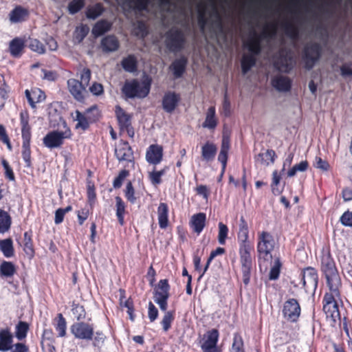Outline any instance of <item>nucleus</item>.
I'll list each match as a JSON object with an SVG mask.
<instances>
[{"label":"nucleus","instance_id":"52","mask_svg":"<svg viewBox=\"0 0 352 352\" xmlns=\"http://www.w3.org/2000/svg\"><path fill=\"white\" fill-rule=\"evenodd\" d=\"M308 168V162L302 161L299 164H296L287 172L288 177H294L297 172H304Z\"/></svg>","mask_w":352,"mask_h":352},{"label":"nucleus","instance_id":"11","mask_svg":"<svg viewBox=\"0 0 352 352\" xmlns=\"http://www.w3.org/2000/svg\"><path fill=\"white\" fill-rule=\"evenodd\" d=\"M300 307L294 298L287 300L283 309L284 317L290 322H296L300 315Z\"/></svg>","mask_w":352,"mask_h":352},{"label":"nucleus","instance_id":"16","mask_svg":"<svg viewBox=\"0 0 352 352\" xmlns=\"http://www.w3.org/2000/svg\"><path fill=\"white\" fill-rule=\"evenodd\" d=\"M67 86L69 92L76 100L80 102L83 100L86 89L82 85V83H80V81L74 78H70L67 80Z\"/></svg>","mask_w":352,"mask_h":352},{"label":"nucleus","instance_id":"43","mask_svg":"<svg viewBox=\"0 0 352 352\" xmlns=\"http://www.w3.org/2000/svg\"><path fill=\"white\" fill-rule=\"evenodd\" d=\"M29 324L26 322L19 321L16 325L15 336L19 340H22L27 336Z\"/></svg>","mask_w":352,"mask_h":352},{"label":"nucleus","instance_id":"21","mask_svg":"<svg viewBox=\"0 0 352 352\" xmlns=\"http://www.w3.org/2000/svg\"><path fill=\"white\" fill-rule=\"evenodd\" d=\"M116 115L120 129L122 130H126L128 133H129V128L131 126V116L119 106L116 107Z\"/></svg>","mask_w":352,"mask_h":352},{"label":"nucleus","instance_id":"17","mask_svg":"<svg viewBox=\"0 0 352 352\" xmlns=\"http://www.w3.org/2000/svg\"><path fill=\"white\" fill-rule=\"evenodd\" d=\"M272 85L278 91L286 92L290 90L292 81L287 76L277 75L272 78Z\"/></svg>","mask_w":352,"mask_h":352},{"label":"nucleus","instance_id":"57","mask_svg":"<svg viewBox=\"0 0 352 352\" xmlns=\"http://www.w3.org/2000/svg\"><path fill=\"white\" fill-rule=\"evenodd\" d=\"M167 168H165L161 170L155 171L153 170V172L149 173V178L151 179V182L153 184L157 185L161 183V177L163 176Z\"/></svg>","mask_w":352,"mask_h":352},{"label":"nucleus","instance_id":"13","mask_svg":"<svg viewBox=\"0 0 352 352\" xmlns=\"http://www.w3.org/2000/svg\"><path fill=\"white\" fill-rule=\"evenodd\" d=\"M163 157V148L158 144H151L148 146L146 153V160L151 164H158Z\"/></svg>","mask_w":352,"mask_h":352},{"label":"nucleus","instance_id":"2","mask_svg":"<svg viewBox=\"0 0 352 352\" xmlns=\"http://www.w3.org/2000/svg\"><path fill=\"white\" fill-rule=\"evenodd\" d=\"M165 45L171 52L182 51L186 44V36L184 31L176 26L170 28L165 33Z\"/></svg>","mask_w":352,"mask_h":352},{"label":"nucleus","instance_id":"20","mask_svg":"<svg viewBox=\"0 0 352 352\" xmlns=\"http://www.w3.org/2000/svg\"><path fill=\"white\" fill-rule=\"evenodd\" d=\"M206 214L199 212L191 217L189 224L192 230L197 234H199L206 226Z\"/></svg>","mask_w":352,"mask_h":352},{"label":"nucleus","instance_id":"61","mask_svg":"<svg viewBox=\"0 0 352 352\" xmlns=\"http://www.w3.org/2000/svg\"><path fill=\"white\" fill-rule=\"evenodd\" d=\"M129 172L126 170H122L119 173L117 177L115 178L113 182V186L115 188L121 187L124 179L129 175Z\"/></svg>","mask_w":352,"mask_h":352},{"label":"nucleus","instance_id":"29","mask_svg":"<svg viewBox=\"0 0 352 352\" xmlns=\"http://www.w3.org/2000/svg\"><path fill=\"white\" fill-rule=\"evenodd\" d=\"M187 65V59L185 57L176 59L170 65L175 78H180L185 72Z\"/></svg>","mask_w":352,"mask_h":352},{"label":"nucleus","instance_id":"14","mask_svg":"<svg viewBox=\"0 0 352 352\" xmlns=\"http://www.w3.org/2000/svg\"><path fill=\"white\" fill-rule=\"evenodd\" d=\"M302 280L305 288H316L318 285V274L313 267H307L302 273Z\"/></svg>","mask_w":352,"mask_h":352},{"label":"nucleus","instance_id":"39","mask_svg":"<svg viewBox=\"0 0 352 352\" xmlns=\"http://www.w3.org/2000/svg\"><path fill=\"white\" fill-rule=\"evenodd\" d=\"M11 217L9 214L0 209V233H5L8 231L11 226Z\"/></svg>","mask_w":352,"mask_h":352},{"label":"nucleus","instance_id":"45","mask_svg":"<svg viewBox=\"0 0 352 352\" xmlns=\"http://www.w3.org/2000/svg\"><path fill=\"white\" fill-rule=\"evenodd\" d=\"M76 118L75 120L78 122L76 125V128H80L82 130H86L89 126V122L88 118L85 114L81 113L79 111H76Z\"/></svg>","mask_w":352,"mask_h":352},{"label":"nucleus","instance_id":"6","mask_svg":"<svg viewBox=\"0 0 352 352\" xmlns=\"http://www.w3.org/2000/svg\"><path fill=\"white\" fill-rule=\"evenodd\" d=\"M72 136L71 130L66 128L64 131L53 130L48 132L43 138V145L50 149L60 148L66 139Z\"/></svg>","mask_w":352,"mask_h":352},{"label":"nucleus","instance_id":"8","mask_svg":"<svg viewBox=\"0 0 352 352\" xmlns=\"http://www.w3.org/2000/svg\"><path fill=\"white\" fill-rule=\"evenodd\" d=\"M170 285L167 279H162L154 288L153 298L162 311H165L168 307L167 300L169 298Z\"/></svg>","mask_w":352,"mask_h":352},{"label":"nucleus","instance_id":"44","mask_svg":"<svg viewBox=\"0 0 352 352\" xmlns=\"http://www.w3.org/2000/svg\"><path fill=\"white\" fill-rule=\"evenodd\" d=\"M285 34L292 40H297L299 38L298 28L292 23L286 22L284 24Z\"/></svg>","mask_w":352,"mask_h":352},{"label":"nucleus","instance_id":"42","mask_svg":"<svg viewBox=\"0 0 352 352\" xmlns=\"http://www.w3.org/2000/svg\"><path fill=\"white\" fill-rule=\"evenodd\" d=\"M116 216L118 221L121 226L124 223V214L125 213V204L122 201V198L119 196L116 197Z\"/></svg>","mask_w":352,"mask_h":352},{"label":"nucleus","instance_id":"33","mask_svg":"<svg viewBox=\"0 0 352 352\" xmlns=\"http://www.w3.org/2000/svg\"><path fill=\"white\" fill-rule=\"evenodd\" d=\"M217 124V120L215 117V107H210L206 113V116L204 122L203 123V127L208 128L209 129H214Z\"/></svg>","mask_w":352,"mask_h":352},{"label":"nucleus","instance_id":"48","mask_svg":"<svg viewBox=\"0 0 352 352\" xmlns=\"http://www.w3.org/2000/svg\"><path fill=\"white\" fill-rule=\"evenodd\" d=\"M208 20L206 17V8L204 6L199 10L198 14V25L201 33L204 34L206 27L208 24Z\"/></svg>","mask_w":352,"mask_h":352},{"label":"nucleus","instance_id":"64","mask_svg":"<svg viewBox=\"0 0 352 352\" xmlns=\"http://www.w3.org/2000/svg\"><path fill=\"white\" fill-rule=\"evenodd\" d=\"M340 222L344 226L352 227V212L346 211L340 217Z\"/></svg>","mask_w":352,"mask_h":352},{"label":"nucleus","instance_id":"25","mask_svg":"<svg viewBox=\"0 0 352 352\" xmlns=\"http://www.w3.org/2000/svg\"><path fill=\"white\" fill-rule=\"evenodd\" d=\"M158 222L160 228L165 229L168 224V207L166 203H160L157 208Z\"/></svg>","mask_w":352,"mask_h":352},{"label":"nucleus","instance_id":"55","mask_svg":"<svg viewBox=\"0 0 352 352\" xmlns=\"http://www.w3.org/2000/svg\"><path fill=\"white\" fill-rule=\"evenodd\" d=\"M85 5V0H72L68 6L70 14H74L79 12Z\"/></svg>","mask_w":352,"mask_h":352},{"label":"nucleus","instance_id":"41","mask_svg":"<svg viewBox=\"0 0 352 352\" xmlns=\"http://www.w3.org/2000/svg\"><path fill=\"white\" fill-rule=\"evenodd\" d=\"M27 14L28 12L25 9L18 6L10 12V19L13 23L20 22L24 19Z\"/></svg>","mask_w":352,"mask_h":352},{"label":"nucleus","instance_id":"47","mask_svg":"<svg viewBox=\"0 0 352 352\" xmlns=\"http://www.w3.org/2000/svg\"><path fill=\"white\" fill-rule=\"evenodd\" d=\"M133 33L140 38H144L147 35V28L144 23L138 21L134 25Z\"/></svg>","mask_w":352,"mask_h":352},{"label":"nucleus","instance_id":"23","mask_svg":"<svg viewBox=\"0 0 352 352\" xmlns=\"http://www.w3.org/2000/svg\"><path fill=\"white\" fill-rule=\"evenodd\" d=\"M219 340V331L216 329L208 331L205 336L204 342L201 344V349H217Z\"/></svg>","mask_w":352,"mask_h":352},{"label":"nucleus","instance_id":"34","mask_svg":"<svg viewBox=\"0 0 352 352\" xmlns=\"http://www.w3.org/2000/svg\"><path fill=\"white\" fill-rule=\"evenodd\" d=\"M16 267L10 261H3L0 264V274L3 277L10 278L16 273Z\"/></svg>","mask_w":352,"mask_h":352},{"label":"nucleus","instance_id":"9","mask_svg":"<svg viewBox=\"0 0 352 352\" xmlns=\"http://www.w3.org/2000/svg\"><path fill=\"white\" fill-rule=\"evenodd\" d=\"M216 19L211 21L209 25L210 31V36L216 40L218 44L226 43L228 41V35L224 29L221 16L215 9Z\"/></svg>","mask_w":352,"mask_h":352},{"label":"nucleus","instance_id":"32","mask_svg":"<svg viewBox=\"0 0 352 352\" xmlns=\"http://www.w3.org/2000/svg\"><path fill=\"white\" fill-rule=\"evenodd\" d=\"M323 311H324L327 318H330L333 322H336L338 319L340 318V314L337 302L330 305H323Z\"/></svg>","mask_w":352,"mask_h":352},{"label":"nucleus","instance_id":"49","mask_svg":"<svg viewBox=\"0 0 352 352\" xmlns=\"http://www.w3.org/2000/svg\"><path fill=\"white\" fill-rule=\"evenodd\" d=\"M28 47L31 50L38 54H44L45 52V47L43 43L36 38H30Z\"/></svg>","mask_w":352,"mask_h":352},{"label":"nucleus","instance_id":"50","mask_svg":"<svg viewBox=\"0 0 352 352\" xmlns=\"http://www.w3.org/2000/svg\"><path fill=\"white\" fill-rule=\"evenodd\" d=\"M219 227V233H218V241L221 245H224L226 243V240L228 237V228L226 225L223 224L222 222H219L218 224Z\"/></svg>","mask_w":352,"mask_h":352},{"label":"nucleus","instance_id":"59","mask_svg":"<svg viewBox=\"0 0 352 352\" xmlns=\"http://www.w3.org/2000/svg\"><path fill=\"white\" fill-rule=\"evenodd\" d=\"M173 320L174 316L173 313L170 311H166L161 322L164 331H167L170 328L171 323Z\"/></svg>","mask_w":352,"mask_h":352},{"label":"nucleus","instance_id":"35","mask_svg":"<svg viewBox=\"0 0 352 352\" xmlns=\"http://www.w3.org/2000/svg\"><path fill=\"white\" fill-rule=\"evenodd\" d=\"M0 250L7 258L13 256L14 248L12 240L10 238L0 240Z\"/></svg>","mask_w":352,"mask_h":352},{"label":"nucleus","instance_id":"15","mask_svg":"<svg viewBox=\"0 0 352 352\" xmlns=\"http://www.w3.org/2000/svg\"><path fill=\"white\" fill-rule=\"evenodd\" d=\"M115 155L120 162H131L133 158V151L127 142H122L119 144L118 147L115 149Z\"/></svg>","mask_w":352,"mask_h":352},{"label":"nucleus","instance_id":"53","mask_svg":"<svg viewBox=\"0 0 352 352\" xmlns=\"http://www.w3.org/2000/svg\"><path fill=\"white\" fill-rule=\"evenodd\" d=\"M124 195H125L126 199L131 204H133L136 202L137 197L135 196V190H134L131 182H129L126 184V189L124 190Z\"/></svg>","mask_w":352,"mask_h":352},{"label":"nucleus","instance_id":"46","mask_svg":"<svg viewBox=\"0 0 352 352\" xmlns=\"http://www.w3.org/2000/svg\"><path fill=\"white\" fill-rule=\"evenodd\" d=\"M230 352H244L243 338L237 333L234 334L233 342Z\"/></svg>","mask_w":352,"mask_h":352},{"label":"nucleus","instance_id":"58","mask_svg":"<svg viewBox=\"0 0 352 352\" xmlns=\"http://www.w3.org/2000/svg\"><path fill=\"white\" fill-rule=\"evenodd\" d=\"M249 237V231L248 230H239L238 232V241L239 243V247H243V245L246 246H252L250 243L248 241Z\"/></svg>","mask_w":352,"mask_h":352},{"label":"nucleus","instance_id":"10","mask_svg":"<svg viewBox=\"0 0 352 352\" xmlns=\"http://www.w3.org/2000/svg\"><path fill=\"white\" fill-rule=\"evenodd\" d=\"M71 333L80 340L89 341L93 340L94 329L92 324L85 322L74 323L70 327Z\"/></svg>","mask_w":352,"mask_h":352},{"label":"nucleus","instance_id":"18","mask_svg":"<svg viewBox=\"0 0 352 352\" xmlns=\"http://www.w3.org/2000/svg\"><path fill=\"white\" fill-rule=\"evenodd\" d=\"M100 47L104 52H113L118 50L120 43L116 36L108 35L101 40Z\"/></svg>","mask_w":352,"mask_h":352},{"label":"nucleus","instance_id":"30","mask_svg":"<svg viewBox=\"0 0 352 352\" xmlns=\"http://www.w3.org/2000/svg\"><path fill=\"white\" fill-rule=\"evenodd\" d=\"M22 157L25 163V166L27 167H30L32 166L30 150L31 136L22 137Z\"/></svg>","mask_w":352,"mask_h":352},{"label":"nucleus","instance_id":"19","mask_svg":"<svg viewBox=\"0 0 352 352\" xmlns=\"http://www.w3.org/2000/svg\"><path fill=\"white\" fill-rule=\"evenodd\" d=\"M13 336L9 328L0 330V351H8L12 349Z\"/></svg>","mask_w":352,"mask_h":352},{"label":"nucleus","instance_id":"56","mask_svg":"<svg viewBox=\"0 0 352 352\" xmlns=\"http://www.w3.org/2000/svg\"><path fill=\"white\" fill-rule=\"evenodd\" d=\"M279 58L276 61V65L280 68L285 70L289 69V58L286 54H285L283 50L278 52Z\"/></svg>","mask_w":352,"mask_h":352},{"label":"nucleus","instance_id":"5","mask_svg":"<svg viewBox=\"0 0 352 352\" xmlns=\"http://www.w3.org/2000/svg\"><path fill=\"white\" fill-rule=\"evenodd\" d=\"M252 246L243 245L239 247V261L241 264L243 282L245 285H248L250 281V277L253 268V261L252 257Z\"/></svg>","mask_w":352,"mask_h":352},{"label":"nucleus","instance_id":"1","mask_svg":"<svg viewBox=\"0 0 352 352\" xmlns=\"http://www.w3.org/2000/svg\"><path fill=\"white\" fill-rule=\"evenodd\" d=\"M321 270L327 280L329 289L338 294V287L341 286V278L336 263L329 252L322 253Z\"/></svg>","mask_w":352,"mask_h":352},{"label":"nucleus","instance_id":"24","mask_svg":"<svg viewBox=\"0 0 352 352\" xmlns=\"http://www.w3.org/2000/svg\"><path fill=\"white\" fill-rule=\"evenodd\" d=\"M276 157L275 151L268 149L264 153H260L255 156V162L263 166H269L273 164Z\"/></svg>","mask_w":352,"mask_h":352},{"label":"nucleus","instance_id":"26","mask_svg":"<svg viewBox=\"0 0 352 352\" xmlns=\"http://www.w3.org/2000/svg\"><path fill=\"white\" fill-rule=\"evenodd\" d=\"M245 45L249 51L248 54H254L256 56L259 55L262 50L261 37L255 34L245 43Z\"/></svg>","mask_w":352,"mask_h":352},{"label":"nucleus","instance_id":"40","mask_svg":"<svg viewBox=\"0 0 352 352\" xmlns=\"http://www.w3.org/2000/svg\"><path fill=\"white\" fill-rule=\"evenodd\" d=\"M104 12V8L100 3H96L93 6H89L86 11V16L89 19H96L100 16Z\"/></svg>","mask_w":352,"mask_h":352},{"label":"nucleus","instance_id":"28","mask_svg":"<svg viewBox=\"0 0 352 352\" xmlns=\"http://www.w3.org/2000/svg\"><path fill=\"white\" fill-rule=\"evenodd\" d=\"M217 146L212 142H207L201 147V157L207 162L212 161L216 155Z\"/></svg>","mask_w":352,"mask_h":352},{"label":"nucleus","instance_id":"12","mask_svg":"<svg viewBox=\"0 0 352 352\" xmlns=\"http://www.w3.org/2000/svg\"><path fill=\"white\" fill-rule=\"evenodd\" d=\"M181 100L180 95L175 91H167L162 98V108L166 113H173Z\"/></svg>","mask_w":352,"mask_h":352},{"label":"nucleus","instance_id":"37","mask_svg":"<svg viewBox=\"0 0 352 352\" xmlns=\"http://www.w3.org/2000/svg\"><path fill=\"white\" fill-rule=\"evenodd\" d=\"M54 327L58 332L59 337H64L66 335L67 322L62 314H58L54 319Z\"/></svg>","mask_w":352,"mask_h":352},{"label":"nucleus","instance_id":"60","mask_svg":"<svg viewBox=\"0 0 352 352\" xmlns=\"http://www.w3.org/2000/svg\"><path fill=\"white\" fill-rule=\"evenodd\" d=\"M340 287H338V294H336L335 292H333V290H330L331 291V293H327L324 298H323V305H330V304H333V303H336L337 302L336 301V297H339L340 296V291H339V288Z\"/></svg>","mask_w":352,"mask_h":352},{"label":"nucleus","instance_id":"62","mask_svg":"<svg viewBox=\"0 0 352 352\" xmlns=\"http://www.w3.org/2000/svg\"><path fill=\"white\" fill-rule=\"evenodd\" d=\"M91 79V71L88 68H83L81 74H80V83H82V85L86 89V87L89 85V82Z\"/></svg>","mask_w":352,"mask_h":352},{"label":"nucleus","instance_id":"51","mask_svg":"<svg viewBox=\"0 0 352 352\" xmlns=\"http://www.w3.org/2000/svg\"><path fill=\"white\" fill-rule=\"evenodd\" d=\"M24 251L27 254L31 256H32L34 253L31 235L28 232L24 233Z\"/></svg>","mask_w":352,"mask_h":352},{"label":"nucleus","instance_id":"38","mask_svg":"<svg viewBox=\"0 0 352 352\" xmlns=\"http://www.w3.org/2000/svg\"><path fill=\"white\" fill-rule=\"evenodd\" d=\"M20 121L21 124L22 137L32 136L31 127L29 125V116L27 111L21 112Z\"/></svg>","mask_w":352,"mask_h":352},{"label":"nucleus","instance_id":"31","mask_svg":"<svg viewBox=\"0 0 352 352\" xmlns=\"http://www.w3.org/2000/svg\"><path fill=\"white\" fill-rule=\"evenodd\" d=\"M256 63V56L254 54H244L241 58V70L243 74H246Z\"/></svg>","mask_w":352,"mask_h":352},{"label":"nucleus","instance_id":"3","mask_svg":"<svg viewBox=\"0 0 352 352\" xmlns=\"http://www.w3.org/2000/svg\"><path fill=\"white\" fill-rule=\"evenodd\" d=\"M150 88V82H140L134 79L126 81L122 88V91L128 98H144L149 94Z\"/></svg>","mask_w":352,"mask_h":352},{"label":"nucleus","instance_id":"27","mask_svg":"<svg viewBox=\"0 0 352 352\" xmlns=\"http://www.w3.org/2000/svg\"><path fill=\"white\" fill-rule=\"evenodd\" d=\"M112 26V23L106 19L98 21L92 28V34L95 37H98L109 32Z\"/></svg>","mask_w":352,"mask_h":352},{"label":"nucleus","instance_id":"36","mask_svg":"<svg viewBox=\"0 0 352 352\" xmlns=\"http://www.w3.org/2000/svg\"><path fill=\"white\" fill-rule=\"evenodd\" d=\"M137 59L134 55H129L124 58L121 62L122 68L128 72L132 73L137 69Z\"/></svg>","mask_w":352,"mask_h":352},{"label":"nucleus","instance_id":"54","mask_svg":"<svg viewBox=\"0 0 352 352\" xmlns=\"http://www.w3.org/2000/svg\"><path fill=\"white\" fill-rule=\"evenodd\" d=\"M72 311L77 320L80 321L85 318L86 313L83 306L78 304L72 305Z\"/></svg>","mask_w":352,"mask_h":352},{"label":"nucleus","instance_id":"63","mask_svg":"<svg viewBox=\"0 0 352 352\" xmlns=\"http://www.w3.org/2000/svg\"><path fill=\"white\" fill-rule=\"evenodd\" d=\"M105 338L106 337L102 331H96L93 337V345L100 348L103 344Z\"/></svg>","mask_w":352,"mask_h":352},{"label":"nucleus","instance_id":"4","mask_svg":"<svg viewBox=\"0 0 352 352\" xmlns=\"http://www.w3.org/2000/svg\"><path fill=\"white\" fill-rule=\"evenodd\" d=\"M322 47L319 43L310 41L307 43L302 51V61L306 69H311L320 60Z\"/></svg>","mask_w":352,"mask_h":352},{"label":"nucleus","instance_id":"7","mask_svg":"<svg viewBox=\"0 0 352 352\" xmlns=\"http://www.w3.org/2000/svg\"><path fill=\"white\" fill-rule=\"evenodd\" d=\"M275 241L272 235L267 232L258 233L257 252L259 258L268 260L272 258V252L274 248Z\"/></svg>","mask_w":352,"mask_h":352},{"label":"nucleus","instance_id":"22","mask_svg":"<svg viewBox=\"0 0 352 352\" xmlns=\"http://www.w3.org/2000/svg\"><path fill=\"white\" fill-rule=\"evenodd\" d=\"M25 47V41L23 38L16 37L9 44V52L14 58H19L23 53Z\"/></svg>","mask_w":352,"mask_h":352}]
</instances>
